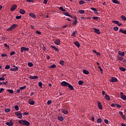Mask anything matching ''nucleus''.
<instances>
[{
  "label": "nucleus",
  "mask_w": 126,
  "mask_h": 126,
  "mask_svg": "<svg viewBox=\"0 0 126 126\" xmlns=\"http://www.w3.org/2000/svg\"><path fill=\"white\" fill-rule=\"evenodd\" d=\"M18 123L21 125H23V126H30V122L26 120H19L18 121Z\"/></svg>",
  "instance_id": "f257e3e1"
},
{
  "label": "nucleus",
  "mask_w": 126,
  "mask_h": 126,
  "mask_svg": "<svg viewBox=\"0 0 126 126\" xmlns=\"http://www.w3.org/2000/svg\"><path fill=\"white\" fill-rule=\"evenodd\" d=\"M17 26H18L17 24H14L12 25L9 29H7V31H12V30H13V29H15Z\"/></svg>",
  "instance_id": "f03ea898"
},
{
  "label": "nucleus",
  "mask_w": 126,
  "mask_h": 126,
  "mask_svg": "<svg viewBox=\"0 0 126 126\" xmlns=\"http://www.w3.org/2000/svg\"><path fill=\"white\" fill-rule=\"evenodd\" d=\"M15 115L18 117L19 119H22V114L20 112L18 111L15 112Z\"/></svg>",
  "instance_id": "7ed1b4c3"
},
{
  "label": "nucleus",
  "mask_w": 126,
  "mask_h": 126,
  "mask_svg": "<svg viewBox=\"0 0 126 126\" xmlns=\"http://www.w3.org/2000/svg\"><path fill=\"white\" fill-rule=\"evenodd\" d=\"M112 23H114V24H116L118 26H122L123 24L120 23L118 21L113 20L112 21Z\"/></svg>",
  "instance_id": "20e7f679"
},
{
  "label": "nucleus",
  "mask_w": 126,
  "mask_h": 126,
  "mask_svg": "<svg viewBox=\"0 0 126 126\" xmlns=\"http://www.w3.org/2000/svg\"><path fill=\"white\" fill-rule=\"evenodd\" d=\"M110 82H118V79L115 77H112L111 79L110 80Z\"/></svg>",
  "instance_id": "39448f33"
},
{
  "label": "nucleus",
  "mask_w": 126,
  "mask_h": 126,
  "mask_svg": "<svg viewBox=\"0 0 126 126\" xmlns=\"http://www.w3.org/2000/svg\"><path fill=\"white\" fill-rule=\"evenodd\" d=\"M62 86H64V87H66L68 85V83L66 81H63L61 83Z\"/></svg>",
  "instance_id": "423d86ee"
},
{
  "label": "nucleus",
  "mask_w": 126,
  "mask_h": 126,
  "mask_svg": "<svg viewBox=\"0 0 126 126\" xmlns=\"http://www.w3.org/2000/svg\"><path fill=\"white\" fill-rule=\"evenodd\" d=\"M24 51H29V48L22 47L21 48V52L22 53H23V52H24Z\"/></svg>",
  "instance_id": "0eeeda50"
},
{
  "label": "nucleus",
  "mask_w": 126,
  "mask_h": 126,
  "mask_svg": "<svg viewBox=\"0 0 126 126\" xmlns=\"http://www.w3.org/2000/svg\"><path fill=\"white\" fill-rule=\"evenodd\" d=\"M16 8H17V5H16V4H14L12 6L10 10L11 11H14Z\"/></svg>",
  "instance_id": "6e6552de"
},
{
  "label": "nucleus",
  "mask_w": 126,
  "mask_h": 126,
  "mask_svg": "<svg viewBox=\"0 0 126 126\" xmlns=\"http://www.w3.org/2000/svg\"><path fill=\"white\" fill-rule=\"evenodd\" d=\"M13 67L15 68H10V70H11V71H17L18 70V67L15 66V65L13 66Z\"/></svg>",
  "instance_id": "1a4fd4ad"
},
{
  "label": "nucleus",
  "mask_w": 126,
  "mask_h": 126,
  "mask_svg": "<svg viewBox=\"0 0 126 126\" xmlns=\"http://www.w3.org/2000/svg\"><path fill=\"white\" fill-rule=\"evenodd\" d=\"M5 125L8 126H13V123L12 122V121L10 120L9 122L5 123Z\"/></svg>",
  "instance_id": "9d476101"
},
{
  "label": "nucleus",
  "mask_w": 126,
  "mask_h": 126,
  "mask_svg": "<svg viewBox=\"0 0 126 126\" xmlns=\"http://www.w3.org/2000/svg\"><path fill=\"white\" fill-rule=\"evenodd\" d=\"M54 44L59 46L61 44V40L59 39H56L54 41Z\"/></svg>",
  "instance_id": "9b49d317"
},
{
  "label": "nucleus",
  "mask_w": 126,
  "mask_h": 126,
  "mask_svg": "<svg viewBox=\"0 0 126 126\" xmlns=\"http://www.w3.org/2000/svg\"><path fill=\"white\" fill-rule=\"evenodd\" d=\"M38 76H31L30 77H29V78L30 79H33V80H35V79H38Z\"/></svg>",
  "instance_id": "f8f14e48"
},
{
  "label": "nucleus",
  "mask_w": 126,
  "mask_h": 126,
  "mask_svg": "<svg viewBox=\"0 0 126 126\" xmlns=\"http://www.w3.org/2000/svg\"><path fill=\"white\" fill-rule=\"evenodd\" d=\"M97 104H98V108L100 109V110H102L103 109V106L102 105V104H101V102H97Z\"/></svg>",
  "instance_id": "ddd939ff"
},
{
  "label": "nucleus",
  "mask_w": 126,
  "mask_h": 126,
  "mask_svg": "<svg viewBox=\"0 0 126 126\" xmlns=\"http://www.w3.org/2000/svg\"><path fill=\"white\" fill-rule=\"evenodd\" d=\"M28 103H29V104H30V105H34L35 104V101L32 100H29L28 101Z\"/></svg>",
  "instance_id": "4468645a"
},
{
  "label": "nucleus",
  "mask_w": 126,
  "mask_h": 126,
  "mask_svg": "<svg viewBox=\"0 0 126 126\" xmlns=\"http://www.w3.org/2000/svg\"><path fill=\"white\" fill-rule=\"evenodd\" d=\"M29 15H30V16H31V17H32V18H36V15H35L34 13H30Z\"/></svg>",
  "instance_id": "2eb2a0df"
},
{
  "label": "nucleus",
  "mask_w": 126,
  "mask_h": 126,
  "mask_svg": "<svg viewBox=\"0 0 126 126\" xmlns=\"http://www.w3.org/2000/svg\"><path fill=\"white\" fill-rule=\"evenodd\" d=\"M105 98L107 100V101H110L111 100V97L108 94H105Z\"/></svg>",
  "instance_id": "dca6fc26"
},
{
  "label": "nucleus",
  "mask_w": 126,
  "mask_h": 126,
  "mask_svg": "<svg viewBox=\"0 0 126 126\" xmlns=\"http://www.w3.org/2000/svg\"><path fill=\"white\" fill-rule=\"evenodd\" d=\"M74 44L78 48H79V47H80V43H79V42H78V41H76V42H74Z\"/></svg>",
  "instance_id": "f3484780"
},
{
  "label": "nucleus",
  "mask_w": 126,
  "mask_h": 126,
  "mask_svg": "<svg viewBox=\"0 0 126 126\" xmlns=\"http://www.w3.org/2000/svg\"><path fill=\"white\" fill-rule=\"evenodd\" d=\"M91 9L92 10H93V11L94 12L95 14H98V11H97V10L96 9V8L92 7V8H91Z\"/></svg>",
  "instance_id": "a211bd4d"
},
{
  "label": "nucleus",
  "mask_w": 126,
  "mask_h": 126,
  "mask_svg": "<svg viewBox=\"0 0 126 126\" xmlns=\"http://www.w3.org/2000/svg\"><path fill=\"white\" fill-rule=\"evenodd\" d=\"M94 32L96 33V34H100V30L98 29L94 28Z\"/></svg>",
  "instance_id": "6ab92c4d"
},
{
  "label": "nucleus",
  "mask_w": 126,
  "mask_h": 126,
  "mask_svg": "<svg viewBox=\"0 0 126 126\" xmlns=\"http://www.w3.org/2000/svg\"><path fill=\"white\" fill-rule=\"evenodd\" d=\"M51 47L52 48V49H54L56 52H59V49H58V48L56 46L54 45H51Z\"/></svg>",
  "instance_id": "aec40b11"
},
{
  "label": "nucleus",
  "mask_w": 126,
  "mask_h": 126,
  "mask_svg": "<svg viewBox=\"0 0 126 126\" xmlns=\"http://www.w3.org/2000/svg\"><path fill=\"white\" fill-rule=\"evenodd\" d=\"M68 87V88H69V89H70V90H73L74 89L73 88V87L72 86V85L69 84V83L68 84V86H67Z\"/></svg>",
  "instance_id": "412c9836"
},
{
  "label": "nucleus",
  "mask_w": 126,
  "mask_h": 126,
  "mask_svg": "<svg viewBox=\"0 0 126 126\" xmlns=\"http://www.w3.org/2000/svg\"><path fill=\"white\" fill-rule=\"evenodd\" d=\"M118 54L120 56H122V57H124V56H125V52H122L120 51H119Z\"/></svg>",
  "instance_id": "4be33fe9"
},
{
  "label": "nucleus",
  "mask_w": 126,
  "mask_h": 126,
  "mask_svg": "<svg viewBox=\"0 0 126 126\" xmlns=\"http://www.w3.org/2000/svg\"><path fill=\"white\" fill-rule=\"evenodd\" d=\"M57 119L61 122H63V116H59Z\"/></svg>",
  "instance_id": "5701e85b"
},
{
  "label": "nucleus",
  "mask_w": 126,
  "mask_h": 126,
  "mask_svg": "<svg viewBox=\"0 0 126 126\" xmlns=\"http://www.w3.org/2000/svg\"><path fill=\"white\" fill-rule=\"evenodd\" d=\"M62 113H63V114H64V115H67V114H68V111H67V110L64 109L62 110Z\"/></svg>",
  "instance_id": "b1692460"
},
{
  "label": "nucleus",
  "mask_w": 126,
  "mask_h": 126,
  "mask_svg": "<svg viewBox=\"0 0 126 126\" xmlns=\"http://www.w3.org/2000/svg\"><path fill=\"white\" fill-rule=\"evenodd\" d=\"M63 14L64 15H65V16H68L69 17H71V15H69V14H68V13H67V12H64L63 13Z\"/></svg>",
  "instance_id": "393cba45"
},
{
  "label": "nucleus",
  "mask_w": 126,
  "mask_h": 126,
  "mask_svg": "<svg viewBox=\"0 0 126 126\" xmlns=\"http://www.w3.org/2000/svg\"><path fill=\"white\" fill-rule=\"evenodd\" d=\"M119 32L123 33V34H126V31H124L122 29H120Z\"/></svg>",
  "instance_id": "a878e982"
},
{
  "label": "nucleus",
  "mask_w": 126,
  "mask_h": 126,
  "mask_svg": "<svg viewBox=\"0 0 126 126\" xmlns=\"http://www.w3.org/2000/svg\"><path fill=\"white\" fill-rule=\"evenodd\" d=\"M20 13H21V14H25V10L21 9L20 10Z\"/></svg>",
  "instance_id": "bb28decb"
},
{
  "label": "nucleus",
  "mask_w": 126,
  "mask_h": 126,
  "mask_svg": "<svg viewBox=\"0 0 126 126\" xmlns=\"http://www.w3.org/2000/svg\"><path fill=\"white\" fill-rule=\"evenodd\" d=\"M7 91H8L9 93H10V94H13L14 93L13 90L7 89Z\"/></svg>",
  "instance_id": "cd10ccee"
},
{
  "label": "nucleus",
  "mask_w": 126,
  "mask_h": 126,
  "mask_svg": "<svg viewBox=\"0 0 126 126\" xmlns=\"http://www.w3.org/2000/svg\"><path fill=\"white\" fill-rule=\"evenodd\" d=\"M121 99H122V100H124V101H126V95H122L121 96Z\"/></svg>",
  "instance_id": "c85d7f7f"
},
{
  "label": "nucleus",
  "mask_w": 126,
  "mask_h": 126,
  "mask_svg": "<svg viewBox=\"0 0 126 126\" xmlns=\"http://www.w3.org/2000/svg\"><path fill=\"white\" fill-rule=\"evenodd\" d=\"M112 2L115 3L116 4H119V1L118 0H112Z\"/></svg>",
  "instance_id": "c756f323"
},
{
  "label": "nucleus",
  "mask_w": 126,
  "mask_h": 126,
  "mask_svg": "<svg viewBox=\"0 0 126 126\" xmlns=\"http://www.w3.org/2000/svg\"><path fill=\"white\" fill-rule=\"evenodd\" d=\"M121 19H122V20L123 21H126V16H124V15L121 16Z\"/></svg>",
  "instance_id": "7c9ffc66"
},
{
  "label": "nucleus",
  "mask_w": 126,
  "mask_h": 126,
  "mask_svg": "<svg viewBox=\"0 0 126 126\" xmlns=\"http://www.w3.org/2000/svg\"><path fill=\"white\" fill-rule=\"evenodd\" d=\"M119 69L121 70V71H126V69L123 67H119Z\"/></svg>",
  "instance_id": "2f4dec72"
},
{
  "label": "nucleus",
  "mask_w": 126,
  "mask_h": 126,
  "mask_svg": "<svg viewBox=\"0 0 126 126\" xmlns=\"http://www.w3.org/2000/svg\"><path fill=\"white\" fill-rule=\"evenodd\" d=\"M79 12H80V14H83L84 13H85L84 10H79Z\"/></svg>",
  "instance_id": "473e14b6"
},
{
  "label": "nucleus",
  "mask_w": 126,
  "mask_h": 126,
  "mask_svg": "<svg viewBox=\"0 0 126 126\" xmlns=\"http://www.w3.org/2000/svg\"><path fill=\"white\" fill-rule=\"evenodd\" d=\"M83 73H84V74H88L89 73V71H88L86 70H83Z\"/></svg>",
  "instance_id": "72a5a7b5"
},
{
  "label": "nucleus",
  "mask_w": 126,
  "mask_h": 126,
  "mask_svg": "<svg viewBox=\"0 0 126 126\" xmlns=\"http://www.w3.org/2000/svg\"><path fill=\"white\" fill-rule=\"evenodd\" d=\"M75 20L74 21V22H73V25H76V24H77V20L76 19V17H75Z\"/></svg>",
  "instance_id": "f704fd0d"
},
{
  "label": "nucleus",
  "mask_w": 126,
  "mask_h": 126,
  "mask_svg": "<svg viewBox=\"0 0 126 126\" xmlns=\"http://www.w3.org/2000/svg\"><path fill=\"white\" fill-rule=\"evenodd\" d=\"M5 113H9L10 112V109L9 108H6L4 110Z\"/></svg>",
  "instance_id": "c9c22d12"
},
{
  "label": "nucleus",
  "mask_w": 126,
  "mask_h": 126,
  "mask_svg": "<svg viewBox=\"0 0 126 126\" xmlns=\"http://www.w3.org/2000/svg\"><path fill=\"white\" fill-rule=\"evenodd\" d=\"M28 66H30V67H32V66H33V63H28Z\"/></svg>",
  "instance_id": "e433bc0d"
},
{
  "label": "nucleus",
  "mask_w": 126,
  "mask_h": 126,
  "mask_svg": "<svg viewBox=\"0 0 126 126\" xmlns=\"http://www.w3.org/2000/svg\"><path fill=\"white\" fill-rule=\"evenodd\" d=\"M4 46L6 48V49H8V50H9V46L7 45V43H4Z\"/></svg>",
  "instance_id": "4c0bfd02"
},
{
  "label": "nucleus",
  "mask_w": 126,
  "mask_h": 126,
  "mask_svg": "<svg viewBox=\"0 0 126 126\" xmlns=\"http://www.w3.org/2000/svg\"><path fill=\"white\" fill-rule=\"evenodd\" d=\"M113 29H114V31H118L119 30V27H114L113 28Z\"/></svg>",
  "instance_id": "58836bf2"
},
{
  "label": "nucleus",
  "mask_w": 126,
  "mask_h": 126,
  "mask_svg": "<svg viewBox=\"0 0 126 126\" xmlns=\"http://www.w3.org/2000/svg\"><path fill=\"white\" fill-rule=\"evenodd\" d=\"M60 64H61V65H63V64H64V61H60Z\"/></svg>",
  "instance_id": "ea45409f"
},
{
  "label": "nucleus",
  "mask_w": 126,
  "mask_h": 126,
  "mask_svg": "<svg viewBox=\"0 0 126 126\" xmlns=\"http://www.w3.org/2000/svg\"><path fill=\"white\" fill-rule=\"evenodd\" d=\"M10 68V65H7L5 67V69H9Z\"/></svg>",
  "instance_id": "a19ab883"
},
{
  "label": "nucleus",
  "mask_w": 126,
  "mask_h": 126,
  "mask_svg": "<svg viewBox=\"0 0 126 126\" xmlns=\"http://www.w3.org/2000/svg\"><path fill=\"white\" fill-rule=\"evenodd\" d=\"M85 1L84 0H80L79 1V4H84L85 3Z\"/></svg>",
  "instance_id": "79ce46f5"
},
{
  "label": "nucleus",
  "mask_w": 126,
  "mask_h": 126,
  "mask_svg": "<svg viewBox=\"0 0 126 126\" xmlns=\"http://www.w3.org/2000/svg\"><path fill=\"white\" fill-rule=\"evenodd\" d=\"M59 9L62 11H65V9H63V7H60Z\"/></svg>",
  "instance_id": "37998d69"
},
{
  "label": "nucleus",
  "mask_w": 126,
  "mask_h": 126,
  "mask_svg": "<svg viewBox=\"0 0 126 126\" xmlns=\"http://www.w3.org/2000/svg\"><path fill=\"white\" fill-rule=\"evenodd\" d=\"M56 66H57L56 65V64H53L50 66V68H55V67H56Z\"/></svg>",
  "instance_id": "c03bdc74"
},
{
  "label": "nucleus",
  "mask_w": 126,
  "mask_h": 126,
  "mask_svg": "<svg viewBox=\"0 0 126 126\" xmlns=\"http://www.w3.org/2000/svg\"><path fill=\"white\" fill-rule=\"evenodd\" d=\"M38 85L39 87L42 88V86H43V83L41 82H39Z\"/></svg>",
  "instance_id": "a18cd8bd"
},
{
  "label": "nucleus",
  "mask_w": 126,
  "mask_h": 126,
  "mask_svg": "<svg viewBox=\"0 0 126 126\" xmlns=\"http://www.w3.org/2000/svg\"><path fill=\"white\" fill-rule=\"evenodd\" d=\"M15 109L16 111H18L19 110V106H18V105H16L15 106Z\"/></svg>",
  "instance_id": "49530a36"
},
{
  "label": "nucleus",
  "mask_w": 126,
  "mask_h": 126,
  "mask_svg": "<svg viewBox=\"0 0 126 126\" xmlns=\"http://www.w3.org/2000/svg\"><path fill=\"white\" fill-rule=\"evenodd\" d=\"M26 88V86L21 87L20 88V90H24V89H25Z\"/></svg>",
  "instance_id": "de8ad7c7"
},
{
  "label": "nucleus",
  "mask_w": 126,
  "mask_h": 126,
  "mask_svg": "<svg viewBox=\"0 0 126 126\" xmlns=\"http://www.w3.org/2000/svg\"><path fill=\"white\" fill-rule=\"evenodd\" d=\"M97 123H102V119L101 118H98L97 120Z\"/></svg>",
  "instance_id": "09e8293b"
},
{
  "label": "nucleus",
  "mask_w": 126,
  "mask_h": 126,
  "mask_svg": "<svg viewBox=\"0 0 126 126\" xmlns=\"http://www.w3.org/2000/svg\"><path fill=\"white\" fill-rule=\"evenodd\" d=\"M78 84L79 85H82V84H83V82L82 81H79Z\"/></svg>",
  "instance_id": "8fccbe9b"
},
{
  "label": "nucleus",
  "mask_w": 126,
  "mask_h": 126,
  "mask_svg": "<svg viewBox=\"0 0 126 126\" xmlns=\"http://www.w3.org/2000/svg\"><path fill=\"white\" fill-rule=\"evenodd\" d=\"M23 115L24 116H28V115H29V113H28V112H24L23 113Z\"/></svg>",
  "instance_id": "3c124183"
},
{
  "label": "nucleus",
  "mask_w": 126,
  "mask_h": 126,
  "mask_svg": "<svg viewBox=\"0 0 126 126\" xmlns=\"http://www.w3.org/2000/svg\"><path fill=\"white\" fill-rule=\"evenodd\" d=\"M122 119H123V120H126V115H123V116H121Z\"/></svg>",
  "instance_id": "603ef678"
},
{
  "label": "nucleus",
  "mask_w": 126,
  "mask_h": 126,
  "mask_svg": "<svg viewBox=\"0 0 126 126\" xmlns=\"http://www.w3.org/2000/svg\"><path fill=\"white\" fill-rule=\"evenodd\" d=\"M98 68H99V70H100L101 73H103V69H102V67L100 66H98Z\"/></svg>",
  "instance_id": "864d4df0"
},
{
  "label": "nucleus",
  "mask_w": 126,
  "mask_h": 126,
  "mask_svg": "<svg viewBox=\"0 0 126 126\" xmlns=\"http://www.w3.org/2000/svg\"><path fill=\"white\" fill-rule=\"evenodd\" d=\"M104 123H105V124H107V125H109V121L107 119L104 120Z\"/></svg>",
  "instance_id": "5fc2aeb1"
},
{
  "label": "nucleus",
  "mask_w": 126,
  "mask_h": 126,
  "mask_svg": "<svg viewBox=\"0 0 126 126\" xmlns=\"http://www.w3.org/2000/svg\"><path fill=\"white\" fill-rule=\"evenodd\" d=\"M35 33H36V34H38V35H41V32L38 31H37L35 32Z\"/></svg>",
  "instance_id": "6e6d98bb"
},
{
  "label": "nucleus",
  "mask_w": 126,
  "mask_h": 126,
  "mask_svg": "<svg viewBox=\"0 0 126 126\" xmlns=\"http://www.w3.org/2000/svg\"><path fill=\"white\" fill-rule=\"evenodd\" d=\"M117 108H122V106L120 104H116Z\"/></svg>",
  "instance_id": "4d7b16f0"
},
{
  "label": "nucleus",
  "mask_w": 126,
  "mask_h": 126,
  "mask_svg": "<svg viewBox=\"0 0 126 126\" xmlns=\"http://www.w3.org/2000/svg\"><path fill=\"white\" fill-rule=\"evenodd\" d=\"M52 104V100H48L47 101V105H51Z\"/></svg>",
  "instance_id": "13d9d810"
},
{
  "label": "nucleus",
  "mask_w": 126,
  "mask_h": 126,
  "mask_svg": "<svg viewBox=\"0 0 126 126\" xmlns=\"http://www.w3.org/2000/svg\"><path fill=\"white\" fill-rule=\"evenodd\" d=\"M4 78L3 77V76H2L1 77H0V81H1V80L2 81H4Z\"/></svg>",
  "instance_id": "bf43d9fd"
},
{
  "label": "nucleus",
  "mask_w": 126,
  "mask_h": 126,
  "mask_svg": "<svg viewBox=\"0 0 126 126\" xmlns=\"http://www.w3.org/2000/svg\"><path fill=\"white\" fill-rule=\"evenodd\" d=\"M15 54V52L12 51L10 53V56H13V55H14Z\"/></svg>",
  "instance_id": "052dcab7"
},
{
  "label": "nucleus",
  "mask_w": 126,
  "mask_h": 126,
  "mask_svg": "<svg viewBox=\"0 0 126 126\" xmlns=\"http://www.w3.org/2000/svg\"><path fill=\"white\" fill-rule=\"evenodd\" d=\"M28 2H34V0H27Z\"/></svg>",
  "instance_id": "680f3d73"
},
{
  "label": "nucleus",
  "mask_w": 126,
  "mask_h": 126,
  "mask_svg": "<svg viewBox=\"0 0 126 126\" xmlns=\"http://www.w3.org/2000/svg\"><path fill=\"white\" fill-rule=\"evenodd\" d=\"M1 57H7V55L5 54H2L1 55Z\"/></svg>",
  "instance_id": "e2e57ef3"
},
{
  "label": "nucleus",
  "mask_w": 126,
  "mask_h": 126,
  "mask_svg": "<svg viewBox=\"0 0 126 126\" xmlns=\"http://www.w3.org/2000/svg\"><path fill=\"white\" fill-rule=\"evenodd\" d=\"M20 18H21V16H17L16 17V19H20Z\"/></svg>",
  "instance_id": "0e129e2a"
},
{
  "label": "nucleus",
  "mask_w": 126,
  "mask_h": 126,
  "mask_svg": "<svg viewBox=\"0 0 126 126\" xmlns=\"http://www.w3.org/2000/svg\"><path fill=\"white\" fill-rule=\"evenodd\" d=\"M4 89L3 88L0 89V94L2 93V91H4Z\"/></svg>",
  "instance_id": "69168bd1"
},
{
  "label": "nucleus",
  "mask_w": 126,
  "mask_h": 126,
  "mask_svg": "<svg viewBox=\"0 0 126 126\" xmlns=\"http://www.w3.org/2000/svg\"><path fill=\"white\" fill-rule=\"evenodd\" d=\"M119 60H120V61H124V58L123 57H118Z\"/></svg>",
  "instance_id": "338daca9"
},
{
  "label": "nucleus",
  "mask_w": 126,
  "mask_h": 126,
  "mask_svg": "<svg viewBox=\"0 0 126 126\" xmlns=\"http://www.w3.org/2000/svg\"><path fill=\"white\" fill-rule=\"evenodd\" d=\"M7 81H6L5 82H2V84H3V85H7Z\"/></svg>",
  "instance_id": "774afa93"
}]
</instances>
